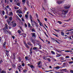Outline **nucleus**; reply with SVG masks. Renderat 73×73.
<instances>
[{"mask_svg": "<svg viewBox=\"0 0 73 73\" xmlns=\"http://www.w3.org/2000/svg\"><path fill=\"white\" fill-rule=\"evenodd\" d=\"M33 23H34V22H33V23H31V24H32V26H34V25H35V24H33Z\"/></svg>", "mask_w": 73, "mask_h": 73, "instance_id": "3c124183", "label": "nucleus"}, {"mask_svg": "<svg viewBox=\"0 0 73 73\" xmlns=\"http://www.w3.org/2000/svg\"><path fill=\"white\" fill-rule=\"evenodd\" d=\"M54 68L55 69H59V66H57V67H54Z\"/></svg>", "mask_w": 73, "mask_h": 73, "instance_id": "a878e982", "label": "nucleus"}, {"mask_svg": "<svg viewBox=\"0 0 73 73\" xmlns=\"http://www.w3.org/2000/svg\"><path fill=\"white\" fill-rule=\"evenodd\" d=\"M51 53L52 54H55V53L54 51H52Z\"/></svg>", "mask_w": 73, "mask_h": 73, "instance_id": "a19ab883", "label": "nucleus"}, {"mask_svg": "<svg viewBox=\"0 0 73 73\" xmlns=\"http://www.w3.org/2000/svg\"><path fill=\"white\" fill-rule=\"evenodd\" d=\"M44 20H45V21H46L47 20V19H46V18H45Z\"/></svg>", "mask_w": 73, "mask_h": 73, "instance_id": "774afa93", "label": "nucleus"}, {"mask_svg": "<svg viewBox=\"0 0 73 73\" xmlns=\"http://www.w3.org/2000/svg\"><path fill=\"white\" fill-rule=\"evenodd\" d=\"M9 19L10 21H12V17H10V18H9Z\"/></svg>", "mask_w": 73, "mask_h": 73, "instance_id": "72a5a7b5", "label": "nucleus"}, {"mask_svg": "<svg viewBox=\"0 0 73 73\" xmlns=\"http://www.w3.org/2000/svg\"><path fill=\"white\" fill-rule=\"evenodd\" d=\"M31 42H33L34 44H35V42H34V40H33V39H32L31 40Z\"/></svg>", "mask_w": 73, "mask_h": 73, "instance_id": "cd10ccee", "label": "nucleus"}, {"mask_svg": "<svg viewBox=\"0 0 73 73\" xmlns=\"http://www.w3.org/2000/svg\"><path fill=\"white\" fill-rule=\"evenodd\" d=\"M65 64H66V63H65V62L63 64V65L64 66H65Z\"/></svg>", "mask_w": 73, "mask_h": 73, "instance_id": "e2e57ef3", "label": "nucleus"}, {"mask_svg": "<svg viewBox=\"0 0 73 73\" xmlns=\"http://www.w3.org/2000/svg\"><path fill=\"white\" fill-rule=\"evenodd\" d=\"M12 14H13V13L12 12H10L9 13V15H12Z\"/></svg>", "mask_w": 73, "mask_h": 73, "instance_id": "49530a36", "label": "nucleus"}, {"mask_svg": "<svg viewBox=\"0 0 73 73\" xmlns=\"http://www.w3.org/2000/svg\"><path fill=\"white\" fill-rule=\"evenodd\" d=\"M30 20H31V23H34V22H35V21H32V19H30Z\"/></svg>", "mask_w": 73, "mask_h": 73, "instance_id": "b1692460", "label": "nucleus"}, {"mask_svg": "<svg viewBox=\"0 0 73 73\" xmlns=\"http://www.w3.org/2000/svg\"><path fill=\"white\" fill-rule=\"evenodd\" d=\"M16 17L17 19H18V20H20V19H19V17H18V16H16Z\"/></svg>", "mask_w": 73, "mask_h": 73, "instance_id": "c85d7f7f", "label": "nucleus"}, {"mask_svg": "<svg viewBox=\"0 0 73 73\" xmlns=\"http://www.w3.org/2000/svg\"><path fill=\"white\" fill-rule=\"evenodd\" d=\"M13 24H14V21H13V22H11L10 23V25H13Z\"/></svg>", "mask_w": 73, "mask_h": 73, "instance_id": "f3484780", "label": "nucleus"}, {"mask_svg": "<svg viewBox=\"0 0 73 73\" xmlns=\"http://www.w3.org/2000/svg\"><path fill=\"white\" fill-rule=\"evenodd\" d=\"M27 5H28V6H29V1H27Z\"/></svg>", "mask_w": 73, "mask_h": 73, "instance_id": "4c0bfd02", "label": "nucleus"}, {"mask_svg": "<svg viewBox=\"0 0 73 73\" xmlns=\"http://www.w3.org/2000/svg\"><path fill=\"white\" fill-rule=\"evenodd\" d=\"M14 9H16V10L17 9V7H14Z\"/></svg>", "mask_w": 73, "mask_h": 73, "instance_id": "5fc2aeb1", "label": "nucleus"}, {"mask_svg": "<svg viewBox=\"0 0 73 73\" xmlns=\"http://www.w3.org/2000/svg\"><path fill=\"white\" fill-rule=\"evenodd\" d=\"M30 19H31L32 17L31 15H30Z\"/></svg>", "mask_w": 73, "mask_h": 73, "instance_id": "13d9d810", "label": "nucleus"}, {"mask_svg": "<svg viewBox=\"0 0 73 73\" xmlns=\"http://www.w3.org/2000/svg\"><path fill=\"white\" fill-rule=\"evenodd\" d=\"M44 33L45 34V35H46V36H47V37H48V35H47V34L46 33V32H45Z\"/></svg>", "mask_w": 73, "mask_h": 73, "instance_id": "79ce46f5", "label": "nucleus"}, {"mask_svg": "<svg viewBox=\"0 0 73 73\" xmlns=\"http://www.w3.org/2000/svg\"><path fill=\"white\" fill-rule=\"evenodd\" d=\"M54 30H55V31H56V32H59V31H60V30H57L55 29H54Z\"/></svg>", "mask_w": 73, "mask_h": 73, "instance_id": "7c9ffc66", "label": "nucleus"}, {"mask_svg": "<svg viewBox=\"0 0 73 73\" xmlns=\"http://www.w3.org/2000/svg\"><path fill=\"white\" fill-rule=\"evenodd\" d=\"M62 2H63V1H57V3L58 4H61Z\"/></svg>", "mask_w": 73, "mask_h": 73, "instance_id": "1a4fd4ad", "label": "nucleus"}, {"mask_svg": "<svg viewBox=\"0 0 73 73\" xmlns=\"http://www.w3.org/2000/svg\"><path fill=\"white\" fill-rule=\"evenodd\" d=\"M38 66V68H41V66Z\"/></svg>", "mask_w": 73, "mask_h": 73, "instance_id": "0e129e2a", "label": "nucleus"}, {"mask_svg": "<svg viewBox=\"0 0 73 73\" xmlns=\"http://www.w3.org/2000/svg\"><path fill=\"white\" fill-rule=\"evenodd\" d=\"M28 66H31V64H27Z\"/></svg>", "mask_w": 73, "mask_h": 73, "instance_id": "69168bd1", "label": "nucleus"}, {"mask_svg": "<svg viewBox=\"0 0 73 73\" xmlns=\"http://www.w3.org/2000/svg\"><path fill=\"white\" fill-rule=\"evenodd\" d=\"M65 58H69V56H66L65 57Z\"/></svg>", "mask_w": 73, "mask_h": 73, "instance_id": "58836bf2", "label": "nucleus"}, {"mask_svg": "<svg viewBox=\"0 0 73 73\" xmlns=\"http://www.w3.org/2000/svg\"><path fill=\"white\" fill-rule=\"evenodd\" d=\"M40 26H41V27H42H42H44V26L43 25H42V24L41 22H40Z\"/></svg>", "mask_w": 73, "mask_h": 73, "instance_id": "6ab92c4d", "label": "nucleus"}, {"mask_svg": "<svg viewBox=\"0 0 73 73\" xmlns=\"http://www.w3.org/2000/svg\"><path fill=\"white\" fill-rule=\"evenodd\" d=\"M18 32L19 33H21V31H20V30H18Z\"/></svg>", "mask_w": 73, "mask_h": 73, "instance_id": "37998d69", "label": "nucleus"}, {"mask_svg": "<svg viewBox=\"0 0 73 73\" xmlns=\"http://www.w3.org/2000/svg\"><path fill=\"white\" fill-rule=\"evenodd\" d=\"M40 63H41V62L39 61L38 63V65H40Z\"/></svg>", "mask_w": 73, "mask_h": 73, "instance_id": "c03bdc74", "label": "nucleus"}, {"mask_svg": "<svg viewBox=\"0 0 73 73\" xmlns=\"http://www.w3.org/2000/svg\"><path fill=\"white\" fill-rule=\"evenodd\" d=\"M31 35H32V37H34L35 38H36V34L35 33H31Z\"/></svg>", "mask_w": 73, "mask_h": 73, "instance_id": "7ed1b4c3", "label": "nucleus"}, {"mask_svg": "<svg viewBox=\"0 0 73 73\" xmlns=\"http://www.w3.org/2000/svg\"><path fill=\"white\" fill-rule=\"evenodd\" d=\"M14 2H16V3H17L18 2H19V0H14Z\"/></svg>", "mask_w": 73, "mask_h": 73, "instance_id": "412c9836", "label": "nucleus"}, {"mask_svg": "<svg viewBox=\"0 0 73 73\" xmlns=\"http://www.w3.org/2000/svg\"><path fill=\"white\" fill-rule=\"evenodd\" d=\"M25 1H26V0H22V2L23 3H25Z\"/></svg>", "mask_w": 73, "mask_h": 73, "instance_id": "2f4dec72", "label": "nucleus"}, {"mask_svg": "<svg viewBox=\"0 0 73 73\" xmlns=\"http://www.w3.org/2000/svg\"><path fill=\"white\" fill-rule=\"evenodd\" d=\"M25 58L26 60H28V56H25Z\"/></svg>", "mask_w": 73, "mask_h": 73, "instance_id": "de8ad7c7", "label": "nucleus"}, {"mask_svg": "<svg viewBox=\"0 0 73 73\" xmlns=\"http://www.w3.org/2000/svg\"><path fill=\"white\" fill-rule=\"evenodd\" d=\"M25 44V45L26 48H28V49H29V46H28V45L27 44H26L25 43H24Z\"/></svg>", "mask_w": 73, "mask_h": 73, "instance_id": "6e6552de", "label": "nucleus"}, {"mask_svg": "<svg viewBox=\"0 0 73 73\" xmlns=\"http://www.w3.org/2000/svg\"><path fill=\"white\" fill-rule=\"evenodd\" d=\"M6 44V42H5L3 44V46H5Z\"/></svg>", "mask_w": 73, "mask_h": 73, "instance_id": "bb28decb", "label": "nucleus"}, {"mask_svg": "<svg viewBox=\"0 0 73 73\" xmlns=\"http://www.w3.org/2000/svg\"><path fill=\"white\" fill-rule=\"evenodd\" d=\"M69 64H72V63H73V61L69 62Z\"/></svg>", "mask_w": 73, "mask_h": 73, "instance_id": "393cba45", "label": "nucleus"}, {"mask_svg": "<svg viewBox=\"0 0 73 73\" xmlns=\"http://www.w3.org/2000/svg\"><path fill=\"white\" fill-rule=\"evenodd\" d=\"M22 65L23 66H24L25 65V64L24 63H23Z\"/></svg>", "mask_w": 73, "mask_h": 73, "instance_id": "052dcab7", "label": "nucleus"}, {"mask_svg": "<svg viewBox=\"0 0 73 73\" xmlns=\"http://www.w3.org/2000/svg\"><path fill=\"white\" fill-rule=\"evenodd\" d=\"M33 50H37V49H38V48H37V47H33Z\"/></svg>", "mask_w": 73, "mask_h": 73, "instance_id": "4468645a", "label": "nucleus"}, {"mask_svg": "<svg viewBox=\"0 0 73 73\" xmlns=\"http://www.w3.org/2000/svg\"><path fill=\"white\" fill-rule=\"evenodd\" d=\"M32 47H31V48L30 49V52H31V51H32Z\"/></svg>", "mask_w": 73, "mask_h": 73, "instance_id": "864d4df0", "label": "nucleus"}, {"mask_svg": "<svg viewBox=\"0 0 73 73\" xmlns=\"http://www.w3.org/2000/svg\"><path fill=\"white\" fill-rule=\"evenodd\" d=\"M62 13L61 14V16L62 17L65 18L66 17V14L68 12V10L65 9L62 10Z\"/></svg>", "mask_w": 73, "mask_h": 73, "instance_id": "f257e3e1", "label": "nucleus"}, {"mask_svg": "<svg viewBox=\"0 0 73 73\" xmlns=\"http://www.w3.org/2000/svg\"><path fill=\"white\" fill-rule=\"evenodd\" d=\"M6 54L7 57H8V55H9V51L7 50L6 51Z\"/></svg>", "mask_w": 73, "mask_h": 73, "instance_id": "0eeeda50", "label": "nucleus"}, {"mask_svg": "<svg viewBox=\"0 0 73 73\" xmlns=\"http://www.w3.org/2000/svg\"><path fill=\"white\" fill-rule=\"evenodd\" d=\"M30 67H31V68H34V66L32 65H31L30 66Z\"/></svg>", "mask_w": 73, "mask_h": 73, "instance_id": "473e14b6", "label": "nucleus"}, {"mask_svg": "<svg viewBox=\"0 0 73 73\" xmlns=\"http://www.w3.org/2000/svg\"><path fill=\"white\" fill-rule=\"evenodd\" d=\"M3 30L4 32L5 33H6V34H10L11 33V32L9 31H8L7 30V29H3Z\"/></svg>", "mask_w": 73, "mask_h": 73, "instance_id": "f03ea898", "label": "nucleus"}, {"mask_svg": "<svg viewBox=\"0 0 73 73\" xmlns=\"http://www.w3.org/2000/svg\"><path fill=\"white\" fill-rule=\"evenodd\" d=\"M58 23H59L60 24H62V23L61 22V21H58Z\"/></svg>", "mask_w": 73, "mask_h": 73, "instance_id": "a211bd4d", "label": "nucleus"}, {"mask_svg": "<svg viewBox=\"0 0 73 73\" xmlns=\"http://www.w3.org/2000/svg\"><path fill=\"white\" fill-rule=\"evenodd\" d=\"M19 17H22V15L21 14V15H19Z\"/></svg>", "mask_w": 73, "mask_h": 73, "instance_id": "603ef678", "label": "nucleus"}, {"mask_svg": "<svg viewBox=\"0 0 73 73\" xmlns=\"http://www.w3.org/2000/svg\"><path fill=\"white\" fill-rule=\"evenodd\" d=\"M70 72H71V73H73V70H70Z\"/></svg>", "mask_w": 73, "mask_h": 73, "instance_id": "680f3d73", "label": "nucleus"}, {"mask_svg": "<svg viewBox=\"0 0 73 73\" xmlns=\"http://www.w3.org/2000/svg\"><path fill=\"white\" fill-rule=\"evenodd\" d=\"M1 73H6V71H4V70H2L1 71Z\"/></svg>", "mask_w": 73, "mask_h": 73, "instance_id": "4be33fe9", "label": "nucleus"}, {"mask_svg": "<svg viewBox=\"0 0 73 73\" xmlns=\"http://www.w3.org/2000/svg\"><path fill=\"white\" fill-rule=\"evenodd\" d=\"M6 8H8V9H9V5H8L6 6Z\"/></svg>", "mask_w": 73, "mask_h": 73, "instance_id": "e433bc0d", "label": "nucleus"}, {"mask_svg": "<svg viewBox=\"0 0 73 73\" xmlns=\"http://www.w3.org/2000/svg\"><path fill=\"white\" fill-rule=\"evenodd\" d=\"M11 21L9 19L7 20V23H8V24H9L10 23H11Z\"/></svg>", "mask_w": 73, "mask_h": 73, "instance_id": "9d476101", "label": "nucleus"}, {"mask_svg": "<svg viewBox=\"0 0 73 73\" xmlns=\"http://www.w3.org/2000/svg\"><path fill=\"white\" fill-rule=\"evenodd\" d=\"M2 13L3 15H5V12L4 11H3L2 12Z\"/></svg>", "mask_w": 73, "mask_h": 73, "instance_id": "5701e85b", "label": "nucleus"}, {"mask_svg": "<svg viewBox=\"0 0 73 73\" xmlns=\"http://www.w3.org/2000/svg\"><path fill=\"white\" fill-rule=\"evenodd\" d=\"M61 34L62 35H64V32H61Z\"/></svg>", "mask_w": 73, "mask_h": 73, "instance_id": "ea45409f", "label": "nucleus"}, {"mask_svg": "<svg viewBox=\"0 0 73 73\" xmlns=\"http://www.w3.org/2000/svg\"><path fill=\"white\" fill-rule=\"evenodd\" d=\"M47 59V60H48V61H49V62H50V58H48Z\"/></svg>", "mask_w": 73, "mask_h": 73, "instance_id": "f704fd0d", "label": "nucleus"}, {"mask_svg": "<svg viewBox=\"0 0 73 73\" xmlns=\"http://www.w3.org/2000/svg\"><path fill=\"white\" fill-rule=\"evenodd\" d=\"M34 23H35V24L36 25V27H38V25L37 23H36V22H34Z\"/></svg>", "mask_w": 73, "mask_h": 73, "instance_id": "dca6fc26", "label": "nucleus"}, {"mask_svg": "<svg viewBox=\"0 0 73 73\" xmlns=\"http://www.w3.org/2000/svg\"><path fill=\"white\" fill-rule=\"evenodd\" d=\"M28 26L29 28H30L31 27V24H30V23H28Z\"/></svg>", "mask_w": 73, "mask_h": 73, "instance_id": "c756f323", "label": "nucleus"}, {"mask_svg": "<svg viewBox=\"0 0 73 73\" xmlns=\"http://www.w3.org/2000/svg\"><path fill=\"white\" fill-rule=\"evenodd\" d=\"M13 25V27H15L16 26V23H14Z\"/></svg>", "mask_w": 73, "mask_h": 73, "instance_id": "9b49d317", "label": "nucleus"}, {"mask_svg": "<svg viewBox=\"0 0 73 73\" xmlns=\"http://www.w3.org/2000/svg\"><path fill=\"white\" fill-rule=\"evenodd\" d=\"M25 17L26 18H28V15L26 14L25 15Z\"/></svg>", "mask_w": 73, "mask_h": 73, "instance_id": "a18cd8bd", "label": "nucleus"}, {"mask_svg": "<svg viewBox=\"0 0 73 73\" xmlns=\"http://www.w3.org/2000/svg\"><path fill=\"white\" fill-rule=\"evenodd\" d=\"M3 29H8V25L6 24L5 25V27Z\"/></svg>", "mask_w": 73, "mask_h": 73, "instance_id": "423d86ee", "label": "nucleus"}, {"mask_svg": "<svg viewBox=\"0 0 73 73\" xmlns=\"http://www.w3.org/2000/svg\"><path fill=\"white\" fill-rule=\"evenodd\" d=\"M25 27H27V24L25 23Z\"/></svg>", "mask_w": 73, "mask_h": 73, "instance_id": "09e8293b", "label": "nucleus"}, {"mask_svg": "<svg viewBox=\"0 0 73 73\" xmlns=\"http://www.w3.org/2000/svg\"><path fill=\"white\" fill-rule=\"evenodd\" d=\"M19 60L20 61H21V58L19 57Z\"/></svg>", "mask_w": 73, "mask_h": 73, "instance_id": "338daca9", "label": "nucleus"}, {"mask_svg": "<svg viewBox=\"0 0 73 73\" xmlns=\"http://www.w3.org/2000/svg\"><path fill=\"white\" fill-rule=\"evenodd\" d=\"M30 46L31 45H32V44H31V42H29L27 43Z\"/></svg>", "mask_w": 73, "mask_h": 73, "instance_id": "ddd939ff", "label": "nucleus"}, {"mask_svg": "<svg viewBox=\"0 0 73 73\" xmlns=\"http://www.w3.org/2000/svg\"><path fill=\"white\" fill-rule=\"evenodd\" d=\"M32 32H34V31H35V29H32Z\"/></svg>", "mask_w": 73, "mask_h": 73, "instance_id": "4d7b16f0", "label": "nucleus"}, {"mask_svg": "<svg viewBox=\"0 0 73 73\" xmlns=\"http://www.w3.org/2000/svg\"><path fill=\"white\" fill-rule=\"evenodd\" d=\"M17 13H22V11L20 9H19V10L17 11Z\"/></svg>", "mask_w": 73, "mask_h": 73, "instance_id": "39448f33", "label": "nucleus"}, {"mask_svg": "<svg viewBox=\"0 0 73 73\" xmlns=\"http://www.w3.org/2000/svg\"><path fill=\"white\" fill-rule=\"evenodd\" d=\"M35 16H36L37 18H38V15H37V13H36L35 14Z\"/></svg>", "mask_w": 73, "mask_h": 73, "instance_id": "c9c22d12", "label": "nucleus"}, {"mask_svg": "<svg viewBox=\"0 0 73 73\" xmlns=\"http://www.w3.org/2000/svg\"><path fill=\"white\" fill-rule=\"evenodd\" d=\"M7 18H8V17L7 16V15H5V19H7Z\"/></svg>", "mask_w": 73, "mask_h": 73, "instance_id": "8fccbe9b", "label": "nucleus"}, {"mask_svg": "<svg viewBox=\"0 0 73 73\" xmlns=\"http://www.w3.org/2000/svg\"><path fill=\"white\" fill-rule=\"evenodd\" d=\"M65 52H72V51L71 50H66L65 51Z\"/></svg>", "mask_w": 73, "mask_h": 73, "instance_id": "2eb2a0df", "label": "nucleus"}, {"mask_svg": "<svg viewBox=\"0 0 73 73\" xmlns=\"http://www.w3.org/2000/svg\"><path fill=\"white\" fill-rule=\"evenodd\" d=\"M17 5H18V6H20V3H17Z\"/></svg>", "mask_w": 73, "mask_h": 73, "instance_id": "bf43d9fd", "label": "nucleus"}, {"mask_svg": "<svg viewBox=\"0 0 73 73\" xmlns=\"http://www.w3.org/2000/svg\"><path fill=\"white\" fill-rule=\"evenodd\" d=\"M68 5H64V8H65V9H68V8H69L70 7L68 6Z\"/></svg>", "mask_w": 73, "mask_h": 73, "instance_id": "20e7f679", "label": "nucleus"}, {"mask_svg": "<svg viewBox=\"0 0 73 73\" xmlns=\"http://www.w3.org/2000/svg\"><path fill=\"white\" fill-rule=\"evenodd\" d=\"M18 69H22V70H23V68L21 66H18Z\"/></svg>", "mask_w": 73, "mask_h": 73, "instance_id": "f8f14e48", "label": "nucleus"}, {"mask_svg": "<svg viewBox=\"0 0 73 73\" xmlns=\"http://www.w3.org/2000/svg\"><path fill=\"white\" fill-rule=\"evenodd\" d=\"M23 72H27V70H25L23 71Z\"/></svg>", "mask_w": 73, "mask_h": 73, "instance_id": "6e6d98bb", "label": "nucleus"}, {"mask_svg": "<svg viewBox=\"0 0 73 73\" xmlns=\"http://www.w3.org/2000/svg\"><path fill=\"white\" fill-rule=\"evenodd\" d=\"M15 54L14 53L13 54V59H15Z\"/></svg>", "mask_w": 73, "mask_h": 73, "instance_id": "aec40b11", "label": "nucleus"}]
</instances>
